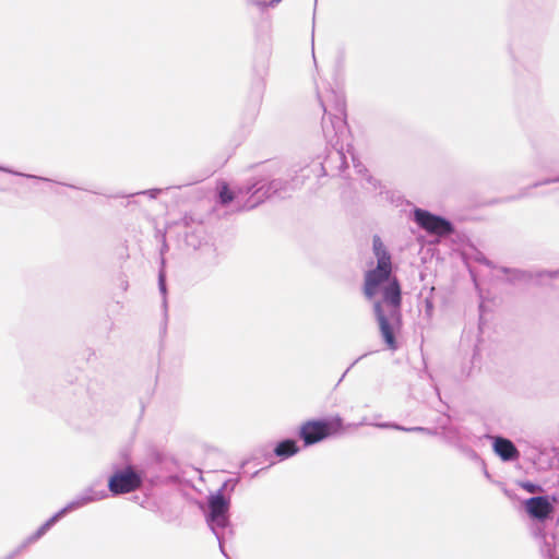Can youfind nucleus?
<instances>
[{"mask_svg":"<svg viewBox=\"0 0 559 559\" xmlns=\"http://www.w3.org/2000/svg\"><path fill=\"white\" fill-rule=\"evenodd\" d=\"M372 249L377 263L365 274L364 293L368 299L381 296L373 302V309L381 335L394 350L397 347L394 335L401 326V287L392 274L391 255L378 236L373 237Z\"/></svg>","mask_w":559,"mask_h":559,"instance_id":"1","label":"nucleus"},{"mask_svg":"<svg viewBox=\"0 0 559 559\" xmlns=\"http://www.w3.org/2000/svg\"><path fill=\"white\" fill-rule=\"evenodd\" d=\"M107 497L106 491H95L87 490L81 496L76 497L74 500L69 502L63 509L57 512L53 516H51L46 523H44L37 532L29 538V542H35L40 538L59 519L66 515L68 512L76 510L86 506L90 502L99 501Z\"/></svg>","mask_w":559,"mask_h":559,"instance_id":"2","label":"nucleus"},{"mask_svg":"<svg viewBox=\"0 0 559 559\" xmlns=\"http://www.w3.org/2000/svg\"><path fill=\"white\" fill-rule=\"evenodd\" d=\"M342 420L333 418L323 421H308L300 428V437L307 445L317 443L341 429Z\"/></svg>","mask_w":559,"mask_h":559,"instance_id":"3","label":"nucleus"},{"mask_svg":"<svg viewBox=\"0 0 559 559\" xmlns=\"http://www.w3.org/2000/svg\"><path fill=\"white\" fill-rule=\"evenodd\" d=\"M209 508L207 523L219 540L216 528H224L228 524L229 500L219 490L209 497Z\"/></svg>","mask_w":559,"mask_h":559,"instance_id":"4","label":"nucleus"},{"mask_svg":"<svg viewBox=\"0 0 559 559\" xmlns=\"http://www.w3.org/2000/svg\"><path fill=\"white\" fill-rule=\"evenodd\" d=\"M414 219L430 235L443 237L452 233V225L449 221L428 211L416 209L414 211Z\"/></svg>","mask_w":559,"mask_h":559,"instance_id":"5","label":"nucleus"},{"mask_svg":"<svg viewBox=\"0 0 559 559\" xmlns=\"http://www.w3.org/2000/svg\"><path fill=\"white\" fill-rule=\"evenodd\" d=\"M141 476L128 467L116 472L108 481L109 490L114 495L127 493L138 489L141 485Z\"/></svg>","mask_w":559,"mask_h":559,"instance_id":"6","label":"nucleus"},{"mask_svg":"<svg viewBox=\"0 0 559 559\" xmlns=\"http://www.w3.org/2000/svg\"><path fill=\"white\" fill-rule=\"evenodd\" d=\"M555 498L550 499L546 496L533 497L524 502V507L528 515L538 521H545L554 512Z\"/></svg>","mask_w":559,"mask_h":559,"instance_id":"7","label":"nucleus"},{"mask_svg":"<svg viewBox=\"0 0 559 559\" xmlns=\"http://www.w3.org/2000/svg\"><path fill=\"white\" fill-rule=\"evenodd\" d=\"M493 452L504 462L514 461L520 457V452L515 445L506 438L493 437L492 438Z\"/></svg>","mask_w":559,"mask_h":559,"instance_id":"8","label":"nucleus"},{"mask_svg":"<svg viewBox=\"0 0 559 559\" xmlns=\"http://www.w3.org/2000/svg\"><path fill=\"white\" fill-rule=\"evenodd\" d=\"M298 452V447L294 440H285L277 444L275 454L282 457H289Z\"/></svg>","mask_w":559,"mask_h":559,"instance_id":"9","label":"nucleus"},{"mask_svg":"<svg viewBox=\"0 0 559 559\" xmlns=\"http://www.w3.org/2000/svg\"><path fill=\"white\" fill-rule=\"evenodd\" d=\"M235 195L229 190L226 183H222L219 187V202L224 205L230 203L234 200Z\"/></svg>","mask_w":559,"mask_h":559,"instance_id":"10","label":"nucleus"},{"mask_svg":"<svg viewBox=\"0 0 559 559\" xmlns=\"http://www.w3.org/2000/svg\"><path fill=\"white\" fill-rule=\"evenodd\" d=\"M278 187H280V181L278 180H273L270 185H269V188L266 191H264L262 193V197H259V199L253 202L252 204H250V207H253L255 204H258L259 202L262 201V198H267L270 194H269V191L272 190V192L276 193L278 191Z\"/></svg>","mask_w":559,"mask_h":559,"instance_id":"11","label":"nucleus"},{"mask_svg":"<svg viewBox=\"0 0 559 559\" xmlns=\"http://www.w3.org/2000/svg\"><path fill=\"white\" fill-rule=\"evenodd\" d=\"M281 1L282 0H271L270 2H266V1L253 0V1H251V4L264 9L266 7H274L277 3H280Z\"/></svg>","mask_w":559,"mask_h":559,"instance_id":"12","label":"nucleus"},{"mask_svg":"<svg viewBox=\"0 0 559 559\" xmlns=\"http://www.w3.org/2000/svg\"><path fill=\"white\" fill-rule=\"evenodd\" d=\"M521 487L527 492L535 493L542 491V488L533 483L525 481L521 484Z\"/></svg>","mask_w":559,"mask_h":559,"instance_id":"13","label":"nucleus"},{"mask_svg":"<svg viewBox=\"0 0 559 559\" xmlns=\"http://www.w3.org/2000/svg\"><path fill=\"white\" fill-rule=\"evenodd\" d=\"M159 289L164 294L166 290L165 281L163 274L159 275Z\"/></svg>","mask_w":559,"mask_h":559,"instance_id":"14","label":"nucleus"},{"mask_svg":"<svg viewBox=\"0 0 559 559\" xmlns=\"http://www.w3.org/2000/svg\"><path fill=\"white\" fill-rule=\"evenodd\" d=\"M254 186H255V185H252V186L248 187L246 192H247V193L252 192L253 194H257V193H259L261 190H263V187H261V188H259V189H257V190H254V191H253Z\"/></svg>","mask_w":559,"mask_h":559,"instance_id":"15","label":"nucleus"},{"mask_svg":"<svg viewBox=\"0 0 559 559\" xmlns=\"http://www.w3.org/2000/svg\"><path fill=\"white\" fill-rule=\"evenodd\" d=\"M396 429H403L405 430L404 428H401L399 426H395ZM407 431H411V430H419V431H424L425 429L424 428H419V427H416V428H411V429H406Z\"/></svg>","mask_w":559,"mask_h":559,"instance_id":"16","label":"nucleus"},{"mask_svg":"<svg viewBox=\"0 0 559 559\" xmlns=\"http://www.w3.org/2000/svg\"><path fill=\"white\" fill-rule=\"evenodd\" d=\"M218 546H219V548L223 550V545H222V543H218Z\"/></svg>","mask_w":559,"mask_h":559,"instance_id":"17","label":"nucleus"},{"mask_svg":"<svg viewBox=\"0 0 559 559\" xmlns=\"http://www.w3.org/2000/svg\"><path fill=\"white\" fill-rule=\"evenodd\" d=\"M218 546H219V548L223 550V545H222V543H218Z\"/></svg>","mask_w":559,"mask_h":559,"instance_id":"18","label":"nucleus"}]
</instances>
